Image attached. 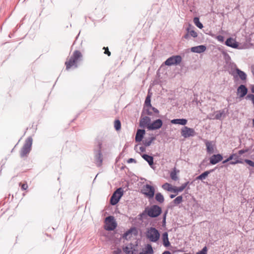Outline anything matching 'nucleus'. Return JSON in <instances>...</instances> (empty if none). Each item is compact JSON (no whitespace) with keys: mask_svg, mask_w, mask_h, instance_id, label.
<instances>
[{"mask_svg":"<svg viewBox=\"0 0 254 254\" xmlns=\"http://www.w3.org/2000/svg\"><path fill=\"white\" fill-rule=\"evenodd\" d=\"M82 57V54L79 51H75L69 60L65 63L66 69L68 70L73 66L74 68H77L78 67L77 63L81 61Z\"/></svg>","mask_w":254,"mask_h":254,"instance_id":"obj_1","label":"nucleus"},{"mask_svg":"<svg viewBox=\"0 0 254 254\" xmlns=\"http://www.w3.org/2000/svg\"><path fill=\"white\" fill-rule=\"evenodd\" d=\"M146 236L151 242H156L160 238V234L155 228L151 227L148 229Z\"/></svg>","mask_w":254,"mask_h":254,"instance_id":"obj_2","label":"nucleus"},{"mask_svg":"<svg viewBox=\"0 0 254 254\" xmlns=\"http://www.w3.org/2000/svg\"><path fill=\"white\" fill-rule=\"evenodd\" d=\"M32 138L31 137H29L25 141V143L20 151V156L23 157L28 154L31 148V146L32 144Z\"/></svg>","mask_w":254,"mask_h":254,"instance_id":"obj_3","label":"nucleus"},{"mask_svg":"<svg viewBox=\"0 0 254 254\" xmlns=\"http://www.w3.org/2000/svg\"><path fill=\"white\" fill-rule=\"evenodd\" d=\"M105 229L108 231L114 230L117 226L114 217L112 216L106 217L105 220Z\"/></svg>","mask_w":254,"mask_h":254,"instance_id":"obj_4","label":"nucleus"},{"mask_svg":"<svg viewBox=\"0 0 254 254\" xmlns=\"http://www.w3.org/2000/svg\"><path fill=\"white\" fill-rule=\"evenodd\" d=\"M182 57L180 55L172 56L165 61L164 64L168 66L178 65L182 62Z\"/></svg>","mask_w":254,"mask_h":254,"instance_id":"obj_5","label":"nucleus"},{"mask_svg":"<svg viewBox=\"0 0 254 254\" xmlns=\"http://www.w3.org/2000/svg\"><path fill=\"white\" fill-rule=\"evenodd\" d=\"M123 194V190L122 188L118 189L112 195L110 202L112 205L116 204L120 200Z\"/></svg>","mask_w":254,"mask_h":254,"instance_id":"obj_6","label":"nucleus"},{"mask_svg":"<svg viewBox=\"0 0 254 254\" xmlns=\"http://www.w3.org/2000/svg\"><path fill=\"white\" fill-rule=\"evenodd\" d=\"M161 212V208L156 205L150 207L147 211L148 216L151 217H156L159 216Z\"/></svg>","mask_w":254,"mask_h":254,"instance_id":"obj_7","label":"nucleus"},{"mask_svg":"<svg viewBox=\"0 0 254 254\" xmlns=\"http://www.w3.org/2000/svg\"><path fill=\"white\" fill-rule=\"evenodd\" d=\"M142 192L148 198H152L154 195L155 189L153 187L146 185L143 187Z\"/></svg>","mask_w":254,"mask_h":254,"instance_id":"obj_8","label":"nucleus"},{"mask_svg":"<svg viewBox=\"0 0 254 254\" xmlns=\"http://www.w3.org/2000/svg\"><path fill=\"white\" fill-rule=\"evenodd\" d=\"M181 133L184 137L188 138L194 136L195 132L193 128L185 126L181 129Z\"/></svg>","mask_w":254,"mask_h":254,"instance_id":"obj_9","label":"nucleus"},{"mask_svg":"<svg viewBox=\"0 0 254 254\" xmlns=\"http://www.w3.org/2000/svg\"><path fill=\"white\" fill-rule=\"evenodd\" d=\"M152 109L153 111H159L157 109L152 107L151 104V96L148 95L145 98L144 107L142 111H149Z\"/></svg>","mask_w":254,"mask_h":254,"instance_id":"obj_10","label":"nucleus"},{"mask_svg":"<svg viewBox=\"0 0 254 254\" xmlns=\"http://www.w3.org/2000/svg\"><path fill=\"white\" fill-rule=\"evenodd\" d=\"M163 123L161 120L157 119L150 123L149 126L148 127L149 130H156L159 129L162 126Z\"/></svg>","mask_w":254,"mask_h":254,"instance_id":"obj_11","label":"nucleus"},{"mask_svg":"<svg viewBox=\"0 0 254 254\" xmlns=\"http://www.w3.org/2000/svg\"><path fill=\"white\" fill-rule=\"evenodd\" d=\"M233 160L230 162V164L234 165L237 163H241L242 161L239 160V156L237 154L231 155L226 160L223 161V163H226L230 160Z\"/></svg>","mask_w":254,"mask_h":254,"instance_id":"obj_12","label":"nucleus"},{"mask_svg":"<svg viewBox=\"0 0 254 254\" xmlns=\"http://www.w3.org/2000/svg\"><path fill=\"white\" fill-rule=\"evenodd\" d=\"M225 45L228 47L239 49V44L234 39L229 37L225 41Z\"/></svg>","mask_w":254,"mask_h":254,"instance_id":"obj_13","label":"nucleus"},{"mask_svg":"<svg viewBox=\"0 0 254 254\" xmlns=\"http://www.w3.org/2000/svg\"><path fill=\"white\" fill-rule=\"evenodd\" d=\"M207 153L211 154L214 152L215 149V143L213 141L206 140L205 141Z\"/></svg>","mask_w":254,"mask_h":254,"instance_id":"obj_14","label":"nucleus"},{"mask_svg":"<svg viewBox=\"0 0 254 254\" xmlns=\"http://www.w3.org/2000/svg\"><path fill=\"white\" fill-rule=\"evenodd\" d=\"M248 93V88L245 85H240L237 89V94L239 95V97L243 98Z\"/></svg>","mask_w":254,"mask_h":254,"instance_id":"obj_15","label":"nucleus"},{"mask_svg":"<svg viewBox=\"0 0 254 254\" xmlns=\"http://www.w3.org/2000/svg\"><path fill=\"white\" fill-rule=\"evenodd\" d=\"M206 49L205 45H199L197 46L192 47L190 48L191 52L196 53H201L204 52Z\"/></svg>","mask_w":254,"mask_h":254,"instance_id":"obj_16","label":"nucleus"},{"mask_svg":"<svg viewBox=\"0 0 254 254\" xmlns=\"http://www.w3.org/2000/svg\"><path fill=\"white\" fill-rule=\"evenodd\" d=\"M223 157L220 154L213 155L210 158V163L214 165L221 161Z\"/></svg>","mask_w":254,"mask_h":254,"instance_id":"obj_17","label":"nucleus"},{"mask_svg":"<svg viewBox=\"0 0 254 254\" xmlns=\"http://www.w3.org/2000/svg\"><path fill=\"white\" fill-rule=\"evenodd\" d=\"M139 254H153V250L151 245L147 244L142 249Z\"/></svg>","mask_w":254,"mask_h":254,"instance_id":"obj_18","label":"nucleus"},{"mask_svg":"<svg viewBox=\"0 0 254 254\" xmlns=\"http://www.w3.org/2000/svg\"><path fill=\"white\" fill-rule=\"evenodd\" d=\"M151 123V119L150 118L148 117H145L141 119L140 122V126L141 127H147L148 128V127L149 126Z\"/></svg>","mask_w":254,"mask_h":254,"instance_id":"obj_19","label":"nucleus"},{"mask_svg":"<svg viewBox=\"0 0 254 254\" xmlns=\"http://www.w3.org/2000/svg\"><path fill=\"white\" fill-rule=\"evenodd\" d=\"M208 116L209 119L211 120H220L222 117H224V115L223 112H213L210 114Z\"/></svg>","mask_w":254,"mask_h":254,"instance_id":"obj_20","label":"nucleus"},{"mask_svg":"<svg viewBox=\"0 0 254 254\" xmlns=\"http://www.w3.org/2000/svg\"><path fill=\"white\" fill-rule=\"evenodd\" d=\"M187 122V120L185 119H177L171 121V123L173 124H179L183 126L186 125Z\"/></svg>","mask_w":254,"mask_h":254,"instance_id":"obj_21","label":"nucleus"},{"mask_svg":"<svg viewBox=\"0 0 254 254\" xmlns=\"http://www.w3.org/2000/svg\"><path fill=\"white\" fill-rule=\"evenodd\" d=\"M145 134V130L143 129H138L137 131L136 136H135V140L136 142H140L141 141L144 134Z\"/></svg>","mask_w":254,"mask_h":254,"instance_id":"obj_22","label":"nucleus"},{"mask_svg":"<svg viewBox=\"0 0 254 254\" xmlns=\"http://www.w3.org/2000/svg\"><path fill=\"white\" fill-rule=\"evenodd\" d=\"M123 251L126 254H133V245L132 244H129L126 246V247L123 248Z\"/></svg>","mask_w":254,"mask_h":254,"instance_id":"obj_23","label":"nucleus"},{"mask_svg":"<svg viewBox=\"0 0 254 254\" xmlns=\"http://www.w3.org/2000/svg\"><path fill=\"white\" fill-rule=\"evenodd\" d=\"M162 188L168 191L173 192L175 193V187H173L171 184L169 183H165L162 185Z\"/></svg>","mask_w":254,"mask_h":254,"instance_id":"obj_24","label":"nucleus"},{"mask_svg":"<svg viewBox=\"0 0 254 254\" xmlns=\"http://www.w3.org/2000/svg\"><path fill=\"white\" fill-rule=\"evenodd\" d=\"M95 162L98 166H100L102 164V156L100 151L95 155Z\"/></svg>","mask_w":254,"mask_h":254,"instance_id":"obj_25","label":"nucleus"},{"mask_svg":"<svg viewBox=\"0 0 254 254\" xmlns=\"http://www.w3.org/2000/svg\"><path fill=\"white\" fill-rule=\"evenodd\" d=\"M236 71L240 78V79L242 80H246L247 79V74L246 73L244 72L243 71L240 70L238 68H237L236 69Z\"/></svg>","mask_w":254,"mask_h":254,"instance_id":"obj_26","label":"nucleus"},{"mask_svg":"<svg viewBox=\"0 0 254 254\" xmlns=\"http://www.w3.org/2000/svg\"><path fill=\"white\" fill-rule=\"evenodd\" d=\"M162 239L163 241V245L165 247H168L170 244L168 239V235L167 232H165L162 235Z\"/></svg>","mask_w":254,"mask_h":254,"instance_id":"obj_27","label":"nucleus"},{"mask_svg":"<svg viewBox=\"0 0 254 254\" xmlns=\"http://www.w3.org/2000/svg\"><path fill=\"white\" fill-rule=\"evenodd\" d=\"M142 157L147 161L150 166L152 165L153 163V157L147 154H143L141 155Z\"/></svg>","mask_w":254,"mask_h":254,"instance_id":"obj_28","label":"nucleus"},{"mask_svg":"<svg viewBox=\"0 0 254 254\" xmlns=\"http://www.w3.org/2000/svg\"><path fill=\"white\" fill-rule=\"evenodd\" d=\"M189 184V182H186L185 184H183L181 187H175V193H178L179 192H182L184 190V189L186 188V187Z\"/></svg>","mask_w":254,"mask_h":254,"instance_id":"obj_29","label":"nucleus"},{"mask_svg":"<svg viewBox=\"0 0 254 254\" xmlns=\"http://www.w3.org/2000/svg\"><path fill=\"white\" fill-rule=\"evenodd\" d=\"M212 171H213L212 170H210V171H205L204 173H202L199 176H198L196 178V179L197 180H204V179H205L207 177L208 174H209Z\"/></svg>","mask_w":254,"mask_h":254,"instance_id":"obj_30","label":"nucleus"},{"mask_svg":"<svg viewBox=\"0 0 254 254\" xmlns=\"http://www.w3.org/2000/svg\"><path fill=\"white\" fill-rule=\"evenodd\" d=\"M193 21L194 24L199 29H202L203 27V24L200 22L198 17H194Z\"/></svg>","mask_w":254,"mask_h":254,"instance_id":"obj_31","label":"nucleus"},{"mask_svg":"<svg viewBox=\"0 0 254 254\" xmlns=\"http://www.w3.org/2000/svg\"><path fill=\"white\" fill-rule=\"evenodd\" d=\"M193 28H194L193 26H192L191 25L189 24L188 25V27L187 28L186 30L187 31V33L185 34L183 36V38L186 39H190V35L189 33L190 31H191Z\"/></svg>","mask_w":254,"mask_h":254,"instance_id":"obj_32","label":"nucleus"},{"mask_svg":"<svg viewBox=\"0 0 254 254\" xmlns=\"http://www.w3.org/2000/svg\"><path fill=\"white\" fill-rule=\"evenodd\" d=\"M179 171H177L176 169H174V170L171 172L170 177L173 180L177 181L178 179L177 173H179Z\"/></svg>","mask_w":254,"mask_h":254,"instance_id":"obj_33","label":"nucleus"},{"mask_svg":"<svg viewBox=\"0 0 254 254\" xmlns=\"http://www.w3.org/2000/svg\"><path fill=\"white\" fill-rule=\"evenodd\" d=\"M156 200L160 203H162L164 201L163 195L161 193H157L155 196Z\"/></svg>","mask_w":254,"mask_h":254,"instance_id":"obj_34","label":"nucleus"},{"mask_svg":"<svg viewBox=\"0 0 254 254\" xmlns=\"http://www.w3.org/2000/svg\"><path fill=\"white\" fill-rule=\"evenodd\" d=\"M174 203L176 204H179L183 201V197L182 196H177L174 200Z\"/></svg>","mask_w":254,"mask_h":254,"instance_id":"obj_35","label":"nucleus"},{"mask_svg":"<svg viewBox=\"0 0 254 254\" xmlns=\"http://www.w3.org/2000/svg\"><path fill=\"white\" fill-rule=\"evenodd\" d=\"M134 149L138 153L143 152H144L145 151V147H144L143 146L138 147L137 145H136L135 146Z\"/></svg>","mask_w":254,"mask_h":254,"instance_id":"obj_36","label":"nucleus"},{"mask_svg":"<svg viewBox=\"0 0 254 254\" xmlns=\"http://www.w3.org/2000/svg\"><path fill=\"white\" fill-rule=\"evenodd\" d=\"M114 127L117 130L121 128V125L119 120H116L114 123Z\"/></svg>","mask_w":254,"mask_h":254,"instance_id":"obj_37","label":"nucleus"},{"mask_svg":"<svg viewBox=\"0 0 254 254\" xmlns=\"http://www.w3.org/2000/svg\"><path fill=\"white\" fill-rule=\"evenodd\" d=\"M131 235V232L130 230H129V231H127V232H126L124 234L123 237L126 239H128L130 238Z\"/></svg>","mask_w":254,"mask_h":254,"instance_id":"obj_38","label":"nucleus"},{"mask_svg":"<svg viewBox=\"0 0 254 254\" xmlns=\"http://www.w3.org/2000/svg\"><path fill=\"white\" fill-rule=\"evenodd\" d=\"M189 35H190V37H192L193 38H196L197 37V33L193 29H192L191 31H190Z\"/></svg>","mask_w":254,"mask_h":254,"instance_id":"obj_39","label":"nucleus"},{"mask_svg":"<svg viewBox=\"0 0 254 254\" xmlns=\"http://www.w3.org/2000/svg\"><path fill=\"white\" fill-rule=\"evenodd\" d=\"M207 249L206 247H204L202 250L197 253V254H207Z\"/></svg>","mask_w":254,"mask_h":254,"instance_id":"obj_40","label":"nucleus"},{"mask_svg":"<svg viewBox=\"0 0 254 254\" xmlns=\"http://www.w3.org/2000/svg\"><path fill=\"white\" fill-rule=\"evenodd\" d=\"M245 162L247 163L248 164H249L251 166H254V162L250 160L246 159L245 160Z\"/></svg>","mask_w":254,"mask_h":254,"instance_id":"obj_41","label":"nucleus"},{"mask_svg":"<svg viewBox=\"0 0 254 254\" xmlns=\"http://www.w3.org/2000/svg\"><path fill=\"white\" fill-rule=\"evenodd\" d=\"M103 49H105L104 54L107 55L108 56H110L111 55V52L109 51L108 48L104 47Z\"/></svg>","mask_w":254,"mask_h":254,"instance_id":"obj_42","label":"nucleus"},{"mask_svg":"<svg viewBox=\"0 0 254 254\" xmlns=\"http://www.w3.org/2000/svg\"><path fill=\"white\" fill-rule=\"evenodd\" d=\"M122 251L120 249H118L117 250L114 251L113 254H121Z\"/></svg>","mask_w":254,"mask_h":254,"instance_id":"obj_43","label":"nucleus"},{"mask_svg":"<svg viewBox=\"0 0 254 254\" xmlns=\"http://www.w3.org/2000/svg\"><path fill=\"white\" fill-rule=\"evenodd\" d=\"M152 139H151V140H150L149 141H145L144 142V145L145 146H149L151 144V143L152 142Z\"/></svg>","mask_w":254,"mask_h":254,"instance_id":"obj_44","label":"nucleus"},{"mask_svg":"<svg viewBox=\"0 0 254 254\" xmlns=\"http://www.w3.org/2000/svg\"><path fill=\"white\" fill-rule=\"evenodd\" d=\"M28 188V186L27 184H23L22 186H21V189L23 190H26Z\"/></svg>","mask_w":254,"mask_h":254,"instance_id":"obj_45","label":"nucleus"},{"mask_svg":"<svg viewBox=\"0 0 254 254\" xmlns=\"http://www.w3.org/2000/svg\"><path fill=\"white\" fill-rule=\"evenodd\" d=\"M217 39L219 41H223V40H224V37L223 36H221V35H219L217 36Z\"/></svg>","mask_w":254,"mask_h":254,"instance_id":"obj_46","label":"nucleus"},{"mask_svg":"<svg viewBox=\"0 0 254 254\" xmlns=\"http://www.w3.org/2000/svg\"><path fill=\"white\" fill-rule=\"evenodd\" d=\"M245 152V150H240L238 152V153H239L238 155L240 156L241 155L243 154Z\"/></svg>","mask_w":254,"mask_h":254,"instance_id":"obj_47","label":"nucleus"},{"mask_svg":"<svg viewBox=\"0 0 254 254\" xmlns=\"http://www.w3.org/2000/svg\"><path fill=\"white\" fill-rule=\"evenodd\" d=\"M127 162H128V163H131V162H135V160H134V159H133V158H130V159H129L128 160Z\"/></svg>","mask_w":254,"mask_h":254,"instance_id":"obj_48","label":"nucleus"},{"mask_svg":"<svg viewBox=\"0 0 254 254\" xmlns=\"http://www.w3.org/2000/svg\"><path fill=\"white\" fill-rule=\"evenodd\" d=\"M251 89L252 92L254 93V85H252Z\"/></svg>","mask_w":254,"mask_h":254,"instance_id":"obj_49","label":"nucleus"},{"mask_svg":"<svg viewBox=\"0 0 254 254\" xmlns=\"http://www.w3.org/2000/svg\"><path fill=\"white\" fill-rule=\"evenodd\" d=\"M162 254H171L169 251H165Z\"/></svg>","mask_w":254,"mask_h":254,"instance_id":"obj_50","label":"nucleus"},{"mask_svg":"<svg viewBox=\"0 0 254 254\" xmlns=\"http://www.w3.org/2000/svg\"><path fill=\"white\" fill-rule=\"evenodd\" d=\"M176 195L175 194H171L170 197L171 198H173L175 197Z\"/></svg>","mask_w":254,"mask_h":254,"instance_id":"obj_51","label":"nucleus"},{"mask_svg":"<svg viewBox=\"0 0 254 254\" xmlns=\"http://www.w3.org/2000/svg\"><path fill=\"white\" fill-rule=\"evenodd\" d=\"M252 73H253V74L254 76V68L252 69Z\"/></svg>","mask_w":254,"mask_h":254,"instance_id":"obj_52","label":"nucleus"},{"mask_svg":"<svg viewBox=\"0 0 254 254\" xmlns=\"http://www.w3.org/2000/svg\"><path fill=\"white\" fill-rule=\"evenodd\" d=\"M253 127H254V119L253 120Z\"/></svg>","mask_w":254,"mask_h":254,"instance_id":"obj_53","label":"nucleus"}]
</instances>
